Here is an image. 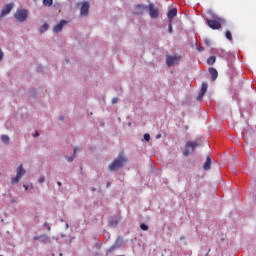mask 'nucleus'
Returning a JSON list of instances; mask_svg holds the SVG:
<instances>
[{"mask_svg": "<svg viewBox=\"0 0 256 256\" xmlns=\"http://www.w3.org/2000/svg\"><path fill=\"white\" fill-rule=\"evenodd\" d=\"M225 37H227V39L230 40V41L233 40L231 31L225 32Z\"/></svg>", "mask_w": 256, "mask_h": 256, "instance_id": "nucleus-21", "label": "nucleus"}, {"mask_svg": "<svg viewBox=\"0 0 256 256\" xmlns=\"http://www.w3.org/2000/svg\"><path fill=\"white\" fill-rule=\"evenodd\" d=\"M117 101H118V99H117V98H113V99H112V104H116V103H117Z\"/></svg>", "mask_w": 256, "mask_h": 256, "instance_id": "nucleus-34", "label": "nucleus"}, {"mask_svg": "<svg viewBox=\"0 0 256 256\" xmlns=\"http://www.w3.org/2000/svg\"><path fill=\"white\" fill-rule=\"evenodd\" d=\"M177 15V9L174 8V9H170L169 12L167 13V17L169 19V22H172L173 19L176 17Z\"/></svg>", "mask_w": 256, "mask_h": 256, "instance_id": "nucleus-11", "label": "nucleus"}, {"mask_svg": "<svg viewBox=\"0 0 256 256\" xmlns=\"http://www.w3.org/2000/svg\"><path fill=\"white\" fill-rule=\"evenodd\" d=\"M119 248H120V243L118 241H116V243H114L111 247L108 248L107 255H109V253H112L116 249H119Z\"/></svg>", "mask_w": 256, "mask_h": 256, "instance_id": "nucleus-15", "label": "nucleus"}, {"mask_svg": "<svg viewBox=\"0 0 256 256\" xmlns=\"http://www.w3.org/2000/svg\"><path fill=\"white\" fill-rule=\"evenodd\" d=\"M140 228H141L142 231H148V225L141 224Z\"/></svg>", "mask_w": 256, "mask_h": 256, "instance_id": "nucleus-25", "label": "nucleus"}, {"mask_svg": "<svg viewBox=\"0 0 256 256\" xmlns=\"http://www.w3.org/2000/svg\"><path fill=\"white\" fill-rule=\"evenodd\" d=\"M168 32H169V34H172V33H173L172 21H169V24H168Z\"/></svg>", "mask_w": 256, "mask_h": 256, "instance_id": "nucleus-23", "label": "nucleus"}, {"mask_svg": "<svg viewBox=\"0 0 256 256\" xmlns=\"http://www.w3.org/2000/svg\"><path fill=\"white\" fill-rule=\"evenodd\" d=\"M147 8V6H144V5H137L135 7V14L136 15H142L144 10Z\"/></svg>", "mask_w": 256, "mask_h": 256, "instance_id": "nucleus-13", "label": "nucleus"}, {"mask_svg": "<svg viewBox=\"0 0 256 256\" xmlns=\"http://www.w3.org/2000/svg\"><path fill=\"white\" fill-rule=\"evenodd\" d=\"M43 182H45V177H39L38 183H43Z\"/></svg>", "mask_w": 256, "mask_h": 256, "instance_id": "nucleus-30", "label": "nucleus"}, {"mask_svg": "<svg viewBox=\"0 0 256 256\" xmlns=\"http://www.w3.org/2000/svg\"><path fill=\"white\" fill-rule=\"evenodd\" d=\"M215 61H216L215 56H210L208 58V65H213L215 63Z\"/></svg>", "mask_w": 256, "mask_h": 256, "instance_id": "nucleus-19", "label": "nucleus"}, {"mask_svg": "<svg viewBox=\"0 0 256 256\" xmlns=\"http://www.w3.org/2000/svg\"><path fill=\"white\" fill-rule=\"evenodd\" d=\"M23 187H24V189H25V190H27V189H28V187H27V185H26V184H24V185H23Z\"/></svg>", "mask_w": 256, "mask_h": 256, "instance_id": "nucleus-37", "label": "nucleus"}, {"mask_svg": "<svg viewBox=\"0 0 256 256\" xmlns=\"http://www.w3.org/2000/svg\"><path fill=\"white\" fill-rule=\"evenodd\" d=\"M204 95H205V93H202V92L198 93L197 101H200L201 99H203Z\"/></svg>", "mask_w": 256, "mask_h": 256, "instance_id": "nucleus-24", "label": "nucleus"}, {"mask_svg": "<svg viewBox=\"0 0 256 256\" xmlns=\"http://www.w3.org/2000/svg\"><path fill=\"white\" fill-rule=\"evenodd\" d=\"M76 6L81 7L80 8V15L81 16H87L89 12V2H78Z\"/></svg>", "mask_w": 256, "mask_h": 256, "instance_id": "nucleus-6", "label": "nucleus"}, {"mask_svg": "<svg viewBox=\"0 0 256 256\" xmlns=\"http://www.w3.org/2000/svg\"><path fill=\"white\" fill-rule=\"evenodd\" d=\"M37 136H39V134H38V132L36 131V134H34V137H37Z\"/></svg>", "mask_w": 256, "mask_h": 256, "instance_id": "nucleus-38", "label": "nucleus"}, {"mask_svg": "<svg viewBox=\"0 0 256 256\" xmlns=\"http://www.w3.org/2000/svg\"><path fill=\"white\" fill-rule=\"evenodd\" d=\"M3 56H4L3 51L0 48V61L3 59Z\"/></svg>", "mask_w": 256, "mask_h": 256, "instance_id": "nucleus-33", "label": "nucleus"}, {"mask_svg": "<svg viewBox=\"0 0 256 256\" xmlns=\"http://www.w3.org/2000/svg\"><path fill=\"white\" fill-rule=\"evenodd\" d=\"M181 59V56H167V60H166V64L167 67H172L173 65H175L176 63H178Z\"/></svg>", "mask_w": 256, "mask_h": 256, "instance_id": "nucleus-7", "label": "nucleus"}, {"mask_svg": "<svg viewBox=\"0 0 256 256\" xmlns=\"http://www.w3.org/2000/svg\"><path fill=\"white\" fill-rule=\"evenodd\" d=\"M63 119H64L63 117H60V121H63Z\"/></svg>", "mask_w": 256, "mask_h": 256, "instance_id": "nucleus-40", "label": "nucleus"}, {"mask_svg": "<svg viewBox=\"0 0 256 256\" xmlns=\"http://www.w3.org/2000/svg\"><path fill=\"white\" fill-rule=\"evenodd\" d=\"M144 140H145L146 142H149V140H151V135H149V134H144Z\"/></svg>", "mask_w": 256, "mask_h": 256, "instance_id": "nucleus-26", "label": "nucleus"}, {"mask_svg": "<svg viewBox=\"0 0 256 256\" xmlns=\"http://www.w3.org/2000/svg\"><path fill=\"white\" fill-rule=\"evenodd\" d=\"M185 239V237H181V240H184Z\"/></svg>", "mask_w": 256, "mask_h": 256, "instance_id": "nucleus-42", "label": "nucleus"}, {"mask_svg": "<svg viewBox=\"0 0 256 256\" xmlns=\"http://www.w3.org/2000/svg\"><path fill=\"white\" fill-rule=\"evenodd\" d=\"M40 240H42V242L44 244H49L50 243V238L48 236H45V235H42V239H40Z\"/></svg>", "mask_w": 256, "mask_h": 256, "instance_id": "nucleus-18", "label": "nucleus"}, {"mask_svg": "<svg viewBox=\"0 0 256 256\" xmlns=\"http://www.w3.org/2000/svg\"><path fill=\"white\" fill-rule=\"evenodd\" d=\"M42 4L45 7H51L53 6V0H43Z\"/></svg>", "mask_w": 256, "mask_h": 256, "instance_id": "nucleus-17", "label": "nucleus"}, {"mask_svg": "<svg viewBox=\"0 0 256 256\" xmlns=\"http://www.w3.org/2000/svg\"><path fill=\"white\" fill-rule=\"evenodd\" d=\"M205 45L210 47L212 45V42H210L209 39H205Z\"/></svg>", "mask_w": 256, "mask_h": 256, "instance_id": "nucleus-27", "label": "nucleus"}, {"mask_svg": "<svg viewBox=\"0 0 256 256\" xmlns=\"http://www.w3.org/2000/svg\"><path fill=\"white\" fill-rule=\"evenodd\" d=\"M196 147H199L198 141H187L186 149H184L183 155L186 157L189 156L194 152Z\"/></svg>", "mask_w": 256, "mask_h": 256, "instance_id": "nucleus-3", "label": "nucleus"}, {"mask_svg": "<svg viewBox=\"0 0 256 256\" xmlns=\"http://www.w3.org/2000/svg\"><path fill=\"white\" fill-rule=\"evenodd\" d=\"M57 185H58V187H61V182L60 181H57Z\"/></svg>", "mask_w": 256, "mask_h": 256, "instance_id": "nucleus-36", "label": "nucleus"}, {"mask_svg": "<svg viewBox=\"0 0 256 256\" xmlns=\"http://www.w3.org/2000/svg\"><path fill=\"white\" fill-rule=\"evenodd\" d=\"M48 28H49V25H48V24H43L42 27H41V29H40V32H41V33H45Z\"/></svg>", "mask_w": 256, "mask_h": 256, "instance_id": "nucleus-20", "label": "nucleus"}, {"mask_svg": "<svg viewBox=\"0 0 256 256\" xmlns=\"http://www.w3.org/2000/svg\"><path fill=\"white\" fill-rule=\"evenodd\" d=\"M211 30H220L224 20L221 17H214V20H206Z\"/></svg>", "mask_w": 256, "mask_h": 256, "instance_id": "nucleus-2", "label": "nucleus"}, {"mask_svg": "<svg viewBox=\"0 0 256 256\" xmlns=\"http://www.w3.org/2000/svg\"><path fill=\"white\" fill-rule=\"evenodd\" d=\"M44 227H46L48 231H51V227H50L49 223H47V222L44 223Z\"/></svg>", "mask_w": 256, "mask_h": 256, "instance_id": "nucleus-29", "label": "nucleus"}, {"mask_svg": "<svg viewBox=\"0 0 256 256\" xmlns=\"http://www.w3.org/2000/svg\"><path fill=\"white\" fill-rule=\"evenodd\" d=\"M42 239V235L41 236H34L33 237V240L34 241H39V240H41Z\"/></svg>", "mask_w": 256, "mask_h": 256, "instance_id": "nucleus-28", "label": "nucleus"}, {"mask_svg": "<svg viewBox=\"0 0 256 256\" xmlns=\"http://www.w3.org/2000/svg\"><path fill=\"white\" fill-rule=\"evenodd\" d=\"M212 166V159H210V156L206 157V162L204 166L202 167L205 171H209Z\"/></svg>", "mask_w": 256, "mask_h": 256, "instance_id": "nucleus-12", "label": "nucleus"}, {"mask_svg": "<svg viewBox=\"0 0 256 256\" xmlns=\"http://www.w3.org/2000/svg\"><path fill=\"white\" fill-rule=\"evenodd\" d=\"M207 90H208V83L207 82H202L200 93L205 94V93H207Z\"/></svg>", "mask_w": 256, "mask_h": 256, "instance_id": "nucleus-16", "label": "nucleus"}, {"mask_svg": "<svg viewBox=\"0 0 256 256\" xmlns=\"http://www.w3.org/2000/svg\"><path fill=\"white\" fill-rule=\"evenodd\" d=\"M60 256H63V254H60Z\"/></svg>", "mask_w": 256, "mask_h": 256, "instance_id": "nucleus-43", "label": "nucleus"}, {"mask_svg": "<svg viewBox=\"0 0 256 256\" xmlns=\"http://www.w3.org/2000/svg\"><path fill=\"white\" fill-rule=\"evenodd\" d=\"M197 50H198V52H203L204 51V47H200Z\"/></svg>", "mask_w": 256, "mask_h": 256, "instance_id": "nucleus-35", "label": "nucleus"}, {"mask_svg": "<svg viewBox=\"0 0 256 256\" xmlns=\"http://www.w3.org/2000/svg\"><path fill=\"white\" fill-rule=\"evenodd\" d=\"M107 187H108V188L110 187V182L107 183Z\"/></svg>", "mask_w": 256, "mask_h": 256, "instance_id": "nucleus-39", "label": "nucleus"}, {"mask_svg": "<svg viewBox=\"0 0 256 256\" xmlns=\"http://www.w3.org/2000/svg\"><path fill=\"white\" fill-rule=\"evenodd\" d=\"M13 9V4L9 3L6 4V6L4 7V9H2L1 14H0V19L4 18L5 16H7L10 12H12Z\"/></svg>", "mask_w": 256, "mask_h": 256, "instance_id": "nucleus-9", "label": "nucleus"}, {"mask_svg": "<svg viewBox=\"0 0 256 256\" xmlns=\"http://www.w3.org/2000/svg\"><path fill=\"white\" fill-rule=\"evenodd\" d=\"M209 73L213 81L217 80L218 78V71L215 68H209Z\"/></svg>", "mask_w": 256, "mask_h": 256, "instance_id": "nucleus-14", "label": "nucleus"}, {"mask_svg": "<svg viewBox=\"0 0 256 256\" xmlns=\"http://www.w3.org/2000/svg\"><path fill=\"white\" fill-rule=\"evenodd\" d=\"M127 162L128 159H126V157L123 154H120L117 158L113 160V162H111V164H109L108 169L111 172L117 171L123 168Z\"/></svg>", "mask_w": 256, "mask_h": 256, "instance_id": "nucleus-1", "label": "nucleus"}, {"mask_svg": "<svg viewBox=\"0 0 256 256\" xmlns=\"http://www.w3.org/2000/svg\"><path fill=\"white\" fill-rule=\"evenodd\" d=\"M79 151V148H74V158H76L77 157V152Z\"/></svg>", "mask_w": 256, "mask_h": 256, "instance_id": "nucleus-31", "label": "nucleus"}, {"mask_svg": "<svg viewBox=\"0 0 256 256\" xmlns=\"http://www.w3.org/2000/svg\"><path fill=\"white\" fill-rule=\"evenodd\" d=\"M14 17L19 22H24V21H26V19L28 17V12L25 9L18 10L15 12Z\"/></svg>", "mask_w": 256, "mask_h": 256, "instance_id": "nucleus-5", "label": "nucleus"}, {"mask_svg": "<svg viewBox=\"0 0 256 256\" xmlns=\"http://www.w3.org/2000/svg\"><path fill=\"white\" fill-rule=\"evenodd\" d=\"M92 191H96V188H92Z\"/></svg>", "mask_w": 256, "mask_h": 256, "instance_id": "nucleus-41", "label": "nucleus"}, {"mask_svg": "<svg viewBox=\"0 0 256 256\" xmlns=\"http://www.w3.org/2000/svg\"><path fill=\"white\" fill-rule=\"evenodd\" d=\"M66 159H67V162H73L74 157H66Z\"/></svg>", "mask_w": 256, "mask_h": 256, "instance_id": "nucleus-32", "label": "nucleus"}, {"mask_svg": "<svg viewBox=\"0 0 256 256\" xmlns=\"http://www.w3.org/2000/svg\"><path fill=\"white\" fill-rule=\"evenodd\" d=\"M25 174L26 170H24L23 165L20 164V166L16 168V176L11 179V184L18 183Z\"/></svg>", "mask_w": 256, "mask_h": 256, "instance_id": "nucleus-4", "label": "nucleus"}, {"mask_svg": "<svg viewBox=\"0 0 256 256\" xmlns=\"http://www.w3.org/2000/svg\"><path fill=\"white\" fill-rule=\"evenodd\" d=\"M1 140H2V142H4V143H8V142H9V137H8L7 135H2V136H1Z\"/></svg>", "mask_w": 256, "mask_h": 256, "instance_id": "nucleus-22", "label": "nucleus"}, {"mask_svg": "<svg viewBox=\"0 0 256 256\" xmlns=\"http://www.w3.org/2000/svg\"><path fill=\"white\" fill-rule=\"evenodd\" d=\"M148 8H149V15H150L151 19H157L159 16V11L157 8L154 7V4L150 3L148 5Z\"/></svg>", "mask_w": 256, "mask_h": 256, "instance_id": "nucleus-8", "label": "nucleus"}, {"mask_svg": "<svg viewBox=\"0 0 256 256\" xmlns=\"http://www.w3.org/2000/svg\"><path fill=\"white\" fill-rule=\"evenodd\" d=\"M68 24L67 20H61L59 24L53 27V32L60 33L63 30V27Z\"/></svg>", "mask_w": 256, "mask_h": 256, "instance_id": "nucleus-10", "label": "nucleus"}]
</instances>
